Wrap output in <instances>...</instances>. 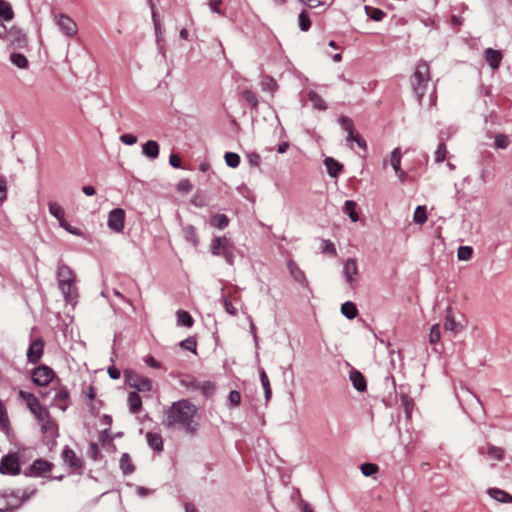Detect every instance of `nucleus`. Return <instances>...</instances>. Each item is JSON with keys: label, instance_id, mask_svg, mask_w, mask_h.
Wrapping results in <instances>:
<instances>
[{"label": "nucleus", "instance_id": "nucleus-1", "mask_svg": "<svg viewBox=\"0 0 512 512\" xmlns=\"http://www.w3.org/2000/svg\"><path fill=\"white\" fill-rule=\"evenodd\" d=\"M166 415L167 427L179 426L191 434L197 430V407L186 399L173 402Z\"/></svg>", "mask_w": 512, "mask_h": 512}, {"label": "nucleus", "instance_id": "nucleus-2", "mask_svg": "<svg viewBox=\"0 0 512 512\" xmlns=\"http://www.w3.org/2000/svg\"><path fill=\"white\" fill-rule=\"evenodd\" d=\"M430 80L431 76L429 64L424 60H420L417 63L415 71L410 78L413 93L417 97V100L420 104L427 91Z\"/></svg>", "mask_w": 512, "mask_h": 512}, {"label": "nucleus", "instance_id": "nucleus-3", "mask_svg": "<svg viewBox=\"0 0 512 512\" xmlns=\"http://www.w3.org/2000/svg\"><path fill=\"white\" fill-rule=\"evenodd\" d=\"M59 288L66 301H72L77 296L75 286L76 276L73 270L64 263H59L57 268Z\"/></svg>", "mask_w": 512, "mask_h": 512}, {"label": "nucleus", "instance_id": "nucleus-4", "mask_svg": "<svg viewBox=\"0 0 512 512\" xmlns=\"http://www.w3.org/2000/svg\"><path fill=\"white\" fill-rule=\"evenodd\" d=\"M0 39L5 41L12 49H23L28 44V39L25 33L14 26L7 29L3 23H0Z\"/></svg>", "mask_w": 512, "mask_h": 512}, {"label": "nucleus", "instance_id": "nucleus-5", "mask_svg": "<svg viewBox=\"0 0 512 512\" xmlns=\"http://www.w3.org/2000/svg\"><path fill=\"white\" fill-rule=\"evenodd\" d=\"M234 245L225 237H215L211 240L210 251L214 256H222L229 265L234 264Z\"/></svg>", "mask_w": 512, "mask_h": 512}, {"label": "nucleus", "instance_id": "nucleus-6", "mask_svg": "<svg viewBox=\"0 0 512 512\" xmlns=\"http://www.w3.org/2000/svg\"><path fill=\"white\" fill-rule=\"evenodd\" d=\"M124 378L126 384L138 392H149L152 389V382L148 377L142 376L131 369L124 371Z\"/></svg>", "mask_w": 512, "mask_h": 512}, {"label": "nucleus", "instance_id": "nucleus-7", "mask_svg": "<svg viewBox=\"0 0 512 512\" xmlns=\"http://www.w3.org/2000/svg\"><path fill=\"white\" fill-rule=\"evenodd\" d=\"M24 492L20 490L12 492L10 494L0 495V512H10L17 509L24 502Z\"/></svg>", "mask_w": 512, "mask_h": 512}, {"label": "nucleus", "instance_id": "nucleus-8", "mask_svg": "<svg viewBox=\"0 0 512 512\" xmlns=\"http://www.w3.org/2000/svg\"><path fill=\"white\" fill-rule=\"evenodd\" d=\"M32 381L37 386H47L55 376L54 371L46 366L41 365L32 371Z\"/></svg>", "mask_w": 512, "mask_h": 512}, {"label": "nucleus", "instance_id": "nucleus-9", "mask_svg": "<svg viewBox=\"0 0 512 512\" xmlns=\"http://www.w3.org/2000/svg\"><path fill=\"white\" fill-rule=\"evenodd\" d=\"M401 158H402V154H401V150L400 148H395L391 154H390V157L389 159H385L384 160V166L389 163L396 176L398 177V179L400 180V182H405L406 178H407V174L406 172L401 168Z\"/></svg>", "mask_w": 512, "mask_h": 512}, {"label": "nucleus", "instance_id": "nucleus-10", "mask_svg": "<svg viewBox=\"0 0 512 512\" xmlns=\"http://www.w3.org/2000/svg\"><path fill=\"white\" fill-rule=\"evenodd\" d=\"M56 24L67 37H73L77 34L76 23L66 14H59L56 18Z\"/></svg>", "mask_w": 512, "mask_h": 512}, {"label": "nucleus", "instance_id": "nucleus-11", "mask_svg": "<svg viewBox=\"0 0 512 512\" xmlns=\"http://www.w3.org/2000/svg\"><path fill=\"white\" fill-rule=\"evenodd\" d=\"M20 472V464L18 458L14 455H6L0 462V473L16 475Z\"/></svg>", "mask_w": 512, "mask_h": 512}, {"label": "nucleus", "instance_id": "nucleus-12", "mask_svg": "<svg viewBox=\"0 0 512 512\" xmlns=\"http://www.w3.org/2000/svg\"><path fill=\"white\" fill-rule=\"evenodd\" d=\"M125 212L121 208L113 209L108 215V227L115 231L121 232L124 228Z\"/></svg>", "mask_w": 512, "mask_h": 512}, {"label": "nucleus", "instance_id": "nucleus-13", "mask_svg": "<svg viewBox=\"0 0 512 512\" xmlns=\"http://www.w3.org/2000/svg\"><path fill=\"white\" fill-rule=\"evenodd\" d=\"M43 349L44 341L42 338L32 340L26 354L28 362L37 363L43 355Z\"/></svg>", "mask_w": 512, "mask_h": 512}, {"label": "nucleus", "instance_id": "nucleus-14", "mask_svg": "<svg viewBox=\"0 0 512 512\" xmlns=\"http://www.w3.org/2000/svg\"><path fill=\"white\" fill-rule=\"evenodd\" d=\"M62 459L64 463H66L70 468L74 470H77L82 466L81 459L68 446H66L62 451Z\"/></svg>", "mask_w": 512, "mask_h": 512}, {"label": "nucleus", "instance_id": "nucleus-15", "mask_svg": "<svg viewBox=\"0 0 512 512\" xmlns=\"http://www.w3.org/2000/svg\"><path fill=\"white\" fill-rule=\"evenodd\" d=\"M53 405L62 411H65L70 405L69 392L66 388H61L53 397Z\"/></svg>", "mask_w": 512, "mask_h": 512}, {"label": "nucleus", "instance_id": "nucleus-16", "mask_svg": "<svg viewBox=\"0 0 512 512\" xmlns=\"http://www.w3.org/2000/svg\"><path fill=\"white\" fill-rule=\"evenodd\" d=\"M287 268L291 276L297 283L304 287L308 286V281L304 272L298 267V265L293 260H289L287 262Z\"/></svg>", "mask_w": 512, "mask_h": 512}, {"label": "nucleus", "instance_id": "nucleus-17", "mask_svg": "<svg viewBox=\"0 0 512 512\" xmlns=\"http://www.w3.org/2000/svg\"><path fill=\"white\" fill-rule=\"evenodd\" d=\"M358 274V267L355 259L349 258L344 263L343 275L348 284H352L355 281V276Z\"/></svg>", "mask_w": 512, "mask_h": 512}, {"label": "nucleus", "instance_id": "nucleus-18", "mask_svg": "<svg viewBox=\"0 0 512 512\" xmlns=\"http://www.w3.org/2000/svg\"><path fill=\"white\" fill-rule=\"evenodd\" d=\"M349 378H350V381L352 382L353 387L357 391H359V392L366 391V389H367L366 380L360 371L353 369L352 371H350Z\"/></svg>", "mask_w": 512, "mask_h": 512}, {"label": "nucleus", "instance_id": "nucleus-19", "mask_svg": "<svg viewBox=\"0 0 512 512\" xmlns=\"http://www.w3.org/2000/svg\"><path fill=\"white\" fill-rule=\"evenodd\" d=\"M444 329L446 331H450L454 334H458L464 329V326L460 322H457L455 320L454 316L451 313L450 308L448 309V312H447V315L445 318Z\"/></svg>", "mask_w": 512, "mask_h": 512}, {"label": "nucleus", "instance_id": "nucleus-20", "mask_svg": "<svg viewBox=\"0 0 512 512\" xmlns=\"http://www.w3.org/2000/svg\"><path fill=\"white\" fill-rule=\"evenodd\" d=\"M487 494L500 503H512V495L499 488H489Z\"/></svg>", "mask_w": 512, "mask_h": 512}, {"label": "nucleus", "instance_id": "nucleus-21", "mask_svg": "<svg viewBox=\"0 0 512 512\" xmlns=\"http://www.w3.org/2000/svg\"><path fill=\"white\" fill-rule=\"evenodd\" d=\"M142 153L151 160L159 156V145L154 140H149L142 146Z\"/></svg>", "mask_w": 512, "mask_h": 512}, {"label": "nucleus", "instance_id": "nucleus-22", "mask_svg": "<svg viewBox=\"0 0 512 512\" xmlns=\"http://www.w3.org/2000/svg\"><path fill=\"white\" fill-rule=\"evenodd\" d=\"M485 59L493 69H497L500 66L502 55L498 50L488 48L485 50Z\"/></svg>", "mask_w": 512, "mask_h": 512}, {"label": "nucleus", "instance_id": "nucleus-23", "mask_svg": "<svg viewBox=\"0 0 512 512\" xmlns=\"http://www.w3.org/2000/svg\"><path fill=\"white\" fill-rule=\"evenodd\" d=\"M479 452L485 454L484 448H480ZM487 456L495 461H501L504 458V450L494 445H488L486 448Z\"/></svg>", "mask_w": 512, "mask_h": 512}, {"label": "nucleus", "instance_id": "nucleus-24", "mask_svg": "<svg viewBox=\"0 0 512 512\" xmlns=\"http://www.w3.org/2000/svg\"><path fill=\"white\" fill-rule=\"evenodd\" d=\"M14 18L12 6L6 0H0V23L9 22Z\"/></svg>", "mask_w": 512, "mask_h": 512}, {"label": "nucleus", "instance_id": "nucleus-25", "mask_svg": "<svg viewBox=\"0 0 512 512\" xmlns=\"http://www.w3.org/2000/svg\"><path fill=\"white\" fill-rule=\"evenodd\" d=\"M324 164L331 177H337L343 168V166L332 157H327L324 160Z\"/></svg>", "mask_w": 512, "mask_h": 512}, {"label": "nucleus", "instance_id": "nucleus-26", "mask_svg": "<svg viewBox=\"0 0 512 512\" xmlns=\"http://www.w3.org/2000/svg\"><path fill=\"white\" fill-rule=\"evenodd\" d=\"M146 439H147L148 445L152 449H154V450H156L158 452L163 450V440H162V437H161L160 434L153 433V432H148L146 434Z\"/></svg>", "mask_w": 512, "mask_h": 512}, {"label": "nucleus", "instance_id": "nucleus-27", "mask_svg": "<svg viewBox=\"0 0 512 512\" xmlns=\"http://www.w3.org/2000/svg\"><path fill=\"white\" fill-rule=\"evenodd\" d=\"M128 404L131 413L137 414L140 412L142 408V400L137 392L133 391L128 394Z\"/></svg>", "mask_w": 512, "mask_h": 512}, {"label": "nucleus", "instance_id": "nucleus-28", "mask_svg": "<svg viewBox=\"0 0 512 512\" xmlns=\"http://www.w3.org/2000/svg\"><path fill=\"white\" fill-rule=\"evenodd\" d=\"M307 97L311 101V103L315 109H318L321 111H324L327 109V105H326L325 101L317 92H315L313 90H309L307 92Z\"/></svg>", "mask_w": 512, "mask_h": 512}, {"label": "nucleus", "instance_id": "nucleus-29", "mask_svg": "<svg viewBox=\"0 0 512 512\" xmlns=\"http://www.w3.org/2000/svg\"><path fill=\"white\" fill-rule=\"evenodd\" d=\"M52 468V464L43 459H37L33 462L31 469L35 472L36 475H42L46 472H49Z\"/></svg>", "mask_w": 512, "mask_h": 512}, {"label": "nucleus", "instance_id": "nucleus-30", "mask_svg": "<svg viewBox=\"0 0 512 512\" xmlns=\"http://www.w3.org/2000/svg\"><path fill=\"white\" fill-rule=\"evenodd\" d=\"M119 466L124 475H130L135 470L134 465L132 464L131 461V457L128 453L122 454Z\"/></svg>", "mask_w": 512, "mask_h": 512}, {"label": "nucleus", "instance_id": "nucleus-31", "mask_svg": "<svg viewBox=\"0 0 512 512\" xmlns=\"http://www.w3.org/2000/svg\"><path fill=\"white\" fill-rule=\"evenodd\" d=\"M48 207L50 214L59 221V224L65 220V211L58 203L50 202Z\"/></svg>", "mask_w": 512, "mask_h": 512}, {"label": "nucleus", "instance_id": "nucleus-32", "mask_svg": "<svg viewBox=\"0 0 512 512\" xmlns=\"http://www.w3.org/2000/svg\"><path fill=\"white\" fill-rule=\"evenodd\" d=\"M177 324L179 326H185V327H191L194 323L193 318L191 315L184 310H178L177 313Z\"/></svg>", "mask_w": 512, "mask_h": 512}, {"label": "nucleus", "instance_id": "nucleus-33", "mask_svg": "<svg viewBox=\"0 0 512 512\" xmlns=\"http://www.w3.org/2000/svg\"><path fill=\"white\" fill-rule=\"evenodd\" d=\"M259 376H260V381H261L262 387L265 392V399L268 401L271 397L272 390H271L269 378L263 368L259 369Z\"/></svg>", "mask_w": 512, "mask_h": 512}, {"label": "nucleus", "instance_id": "nucleus-34", "mask_svg": "<svg viewBox=\"0 0 512 512\" xmlns=\"http://www.w3.org/2000/svg\"><path fill=\"white\" fill-rule=\"evenodd\" d=\"M356 203L353 200H346L343 206V212L346 213L352 222H357L359 217L355 211Z\"/></svg>", "mask_w": 512, "mask_h": 512}, {"label": "nucleus", "instance_id": "nucleus-35", "mask_svg": "<svg viewBox=\"0 0 512 512\" xmlns=\"http://www.w3.org/2000/svg\"><path fill=\"white\" fill-rule=\"evenodd\" d=\"M229 224V218L225 214H216L210 220V225L218 229H224Z\"/></svg>", "mask_w": 512, "mask_h": 512}, {"label": "nucleus", "instance_id": "nucleus-36", "mask_svg": "<svg viewBox=\"0 0 512 512\" xmlns=\"http://www.w3.org/2000/svg\"><path fill=\"white\" fill-rule=\"evenodd\" d=\"M341 313L348 319H354L357 316V308L354 303L347 301L341 305Z\"/></svg>", "mask_w": 512, "mask_h": 512}, {"label": "nucleus", "instance_id": "nucleus-37", "mask_svg": "<svg viewBox=\"0 0 512 512\" xmlns=\"http://www.w3.org/2000/svg\"><path fill=\"white\" fill-rule=\"evenodd\" d=\"M10 61L12 62L13 65L20 69H25L28 67V60L23 54L16 52L11 53Z\"/></svg>", "mask_w": 512, "mask_h": 512}, {"label": "nucleus", "instance_id": "nucleus-38", "mask_svg": "<svg viewBox=\"0 0 512 512\" xmlns=\"http://www.w3.org/2000/svg\"><path fill=\"white\" fill-rule=\"evenodd\" d=\"M261 88L264 91L274 93L278 89L276 80L270 76H264L260 82Z\"/></svg>", "mask_w": 512, "mask_h": 512}, {"label": "nucleus", "instance_id": "nucleus-39", "mask_svg": "<svg viewBox=\"0 0 512 512\" xmlns=\"http://www.w3.org/2000/svg\"><path fill=\"white\" fill-rule=\"evenodd\" d=\"M298 25H299L300 30L303 32H306L310 29L311 20H310V16H309V13L307 12V10H303L300 12V14L298 16Z\"/></svg>", "mask_w": 512, "mask_h": 512}, {"label": "nucleus", "instance_id": "nucleus-40", "mask_svg": "<svg viewBox=\"0 0 512 512\" xmlns=\"http://www.w3.org/2000/svg\"><path fill=\"white\" fill-rule=\"evenodd\" d=\"M185 239L192 243L193 246H197L198 244V237L196 233V229L192 225H187L183 228Z\"/></svg>", "mask_w": 512, "mask_h": 512}, {"label": "nucleus", "instance_id": "nucleus-41", "mask_svg": "<svg viewBox=\"0 0 512 512\" xmlns=\"http://www.w3.org/2000/svg\"><path fill=\"white\" fill-rule=\"evenodd\" d=\"M366 14L374 21H381L385 17V12L379 8L365 6Z\"/></svg>", "mask_w": 512, "mask_h": 512}, {"label": "nucleus", "instance_id": "nucleus-42", "mask_svg": "<svg viewBox=\"0 0 512 512\" xmlns=\"http://www.w3.org/2000/svg\"><path fill=\"white\" fill-rule=\"evenodd\" d=\"M473 249L470 246H460L457 250V258L460 261H468L471 259Z\"/></svg>", "mask_w": 512, "mask_h": 512}, {"label": "nucleus", "instance_id": "nucleus-43", "mask_svg": "<svg viewBox=\"0 0 512 512\" xmlns=\"http://www.w3.org/2000/svg\"><path fill=\"white\" fill-rule=\"evenodd\" d=\"M448 151L446 145L443 141H441L434 153V160L436 163L443 162L446 158Z\"/></svg>", "mask_w": 512, "mask_h": 512}, {"label": "nucleus", "instance_id": "nucleus-44", "mask_svg": "<svg viewBox=\"0 0 512 512\" xmlns=\"http://www.w3.org/2000/svg\"><path fill=\"white\" fill-rule=\"evenodd\" d=\"M413 220L417 224H424L427 221L425 206H418L415 209Z\"/></svg>", "mask_w": 512, "mask_h": 512}, {"label": "nucleus", "instance_id": "nucleus-45", "mask_svg": "<svg viewBox=\"0 0 512 512\" xmlns=\"http://www.w3.org/2000/svg\"><path fill=\"white\" fill-rule=\"evenodd\" d=\"M18 395L23 401H25L28 408L31 406H35L36 402L38 401V398L30 392L20 390Z\"/></svg>", "mask_w": 512, "mask_h": 512}, {"label": "nucleus", "instance_id": "nucleus-46", "mask_svg": "<svg viewBox=\"0 0 512 512\" xmlns=\"http://www.w3.org/2000/svg\"><path fill=\"white\" fill-rule=\"evenodd\" d=\"M225 162L226 164L231 167V168H236L238 167L239 163H240V157L238 154L236 153H233V152H227L225 153Z\"/></svg>", "mask_w": 512, "mask_h": 512}, {"label": "nucleus", "instance_id": "nucleus-47", "mask_svg": "<svg viewBox=\"0 0 512 512\" xmlns=\"http://www.w3.org/2000/svg\"><path fill=\"white\" fill-rule=\"evenodd\" d=\"M360 469H361V473L364 476L369 477V476L376 474L378 472L379 468L376 464L364 463L361 465Z\"/></svg>", "mask_w": 512, "mask_h": 512}, {"label": "nucleus", "instance_id": "nucleus-48", "mask_svg": "<svg viewBox=\"0 0 512 512\" xmlns=\"http://www.w3.org/2000/svg\"><path fill=\"white\" fill-rule=\"evenodd\" d=\"M321 250L323 253H326L331 257H335L337 255L335 245L330 240H322Z\"/></svg>", "mask_w": 512, "mask_h": 512}, {"label": "nucleus", "instance_id": "nucleus-49", "mask_svg": "<svg viewBox=\"0 0 512 512\" xmlns=\"http://www.w3.org/2000/svg\"><path fill=\"white\" fill-rule=\"evenodd\" d=\"M440 338H441L440 326H439V324H434L431 327L430 332H429V342L431 344H436L439 342Z\"/></svg>", "mask_w": 512, "mask_h": 512}, {"label": "nucleus", "instance_id": "nucleus-50", "mask_svg": "<svg viewBox=\"0 0 512 512\" xmlns=\"http://www.w3.org/2000/svg\"><path fill=\"white\" fill-rule=\"evenodd\" d=\"M242 96L251 106L256 107L258 105L257 95L253 91L246 89L242 92Z\"/></svg>", "mask_w": 512, "mask_h": 512}, {"label": "nucleus", "instance_id": "nucleus-51", "mask_svg": "<svg viewBox=\"0 0 512 512\" xmlns=\"http://www.w3.org/2000/svg\"><path fill=\"white\" fill-rule=\"evenodd\" d=\"M495 147L498 149H506L509 144V138L504 134H499L495 137Z\"/></svg>", "mask_w": 512, "mask_h": 512}, {"label": "nucleus", "instance_id": "nucleus-52", "mask_svg": "<svg viewBox=\"0 0 512 512\" xmlns=\"http://www.w3.org/2000/svg\"><path fill=\"white\" fill-rule=\"evenodd\" d=\"M180 346L185 350L196 353L197 343L194 338L189 337V338L181 341Z\"/></svg>", "mask_w": 512, "mask_h": 512}, {"label": "nucleus", "instance_id": "nucleus-53", "mask_svg": "<svg viewBox=\"0 0 512 512\" xmlns=\"http://www.w3.org/2000/svg\"><path fill=\"white\" fill-rule=\"evenodd\" d=\"M339 124L342 127V129L347 133L354 130L353 121L347 116H341L339 118Z\"/></svg>", "mask_w": 512, "mask_h": 512}, {"label": "nucleus", "instance_id": "nucleus-54", "mask_svg": "<svg viewBox=\"0 0 512 512\" xmlns=\"http://www.w3.org/2000/svg\"><path fill=\"white\" fill-rule=\"evenodd\" d=\"M241 402V395L238 391L232 390L228 395V403L230 407H237Z\"/></svg>", "mask_w": 512, "mask_h": 512}, {"label": "nucleus", "instance_id": "nucleus-55", "mask_svg": "<svg viewBox=\"0 0 512 512\" xmlns=\"http://www.w3.org/2000/svg\"><path fill=\"white\" fill-rule=\"evenodd\" d=\"M39 424L43 433L53 432L55 429V423L50 419V416Z\"/></svg>", "mask_w": 512, "mask_h": 512}, {"label": "nucleus", "instance_id": "nucleus-56", "mask_svg": "<svg viewBox=\"0 0 512 512\" xmlns=\"http://www.w3.org/2000/svg\"><path fill=\"white\" fill-rule=\"evenodd\" d=\"M198 389H200L202 391L203 395H205L207 397L214 392L215 386L213 383L206 381V382H203L202 384H200Z\"/></svg>", "mask_w": 512, "mask_h": 512}, {"label": "nucleus", "instance_id": "nucleus-57", "mask_svg": "<svg viewBox=\"0 0 512 512\" xmlns=\"http://www.w3.org/2000/svg\"><path fill=\"white\" fill-rule=\"evenodd\" d=\"M60 226L62 228H64L67 232H69L70 234H73V235H76V236H80L82 235V232L80 229L76 228V227H72L70 224H68L66 222V220H64L63 222L60 223Z\"/></svg>", "mask_w": 512, "mask_h": 512}, {"label": "nucleus", "instance_id": "nucleus-58", "mask_svg": "<svg viewBox=\"0 0 512 512\" xmlns=\"http://www.w3.org/2000/svg\"><path fill=\"white\" fill-rule=\"evenodd\" d=\"M120 141L125 145H133L137 142V137L133 134H123L120 136Z\"/></svg>", "mask_w": 512, "mask_h": 512}, {"label": "nucleus", "instance_id": "nucleus-59", "mask_svg": "<svg viewBox=\"0 0 512 512\" xmlns=\"http://www.w3.org/2000/svg\"><path fill=\"white\" fill-rule=\"evenodd\" d=\"M33 415L39 423L50 416L48 410L45 407H42L37 412L33 413Z\"/></svg>", "mask_w": 512, "mask_h": 512}, {"label": "nucleus", "instance_id": "nucleus-60", "mask_svg": "<svg viewBox=\"0 0 512 512\" xmlns=\"http://www.w3.org/2000/svg\"><path fill=\"white\" fill-rule=\"evenodd\" d=\"M7 197V183L3 176H0V201L5 200Z\"/></svg>", "mask_w": 512, "mask_h": 512}, {"label": "nucleus", "instance_id": "nucleus-61", "mask_svg": "<svg viewBox=\"0 0 512 512\" xmlns=\"http://www.w3.org/2000/svg\"><path fill=\"white\" fill-rule=\"evenodd\" d=\"M181 385L185 386L189 390L195 391L198 390L200 384L193 380H181Z\"/></svg>", "mask_w": 512, "mask_h": 512}, {"label": "nucleus", "instance_id": "nucleus-62", "mask_svg": "<svg viewBox=\"0 0 512 512\" xmlns=\"http://www.w3.org/2000/svg\"><path fill=\"white\" fill-rule=\"evenodd\" d=\"M145 363L150 366L151 368H154V369H160L161 368V363L159 361H157L154 357L152 356H148L145 358Z\"/></svg>", "mask_w": 512, "mask_h": 512}, {"label": "nucleus", "instance_id": "nucleus-63", "mask_svg": "<svg viewBox=\"0 0 512 512\" xmlns=\"http://www.w3.org/2000/svg\"><path fill=\"white\" fill-rule=\"evenodd\" d=\"M224 309L228 314H230L232 316L236 315V313H237L236 308L233 306L232 302L228 299L224 300Z\"/></svg>", "mask_w": 512, "mask_h": 512}, {"label": "nucleus", "instance_id": "nucleus-64", "mask_svg": "<svg viewBox=\"0 0 512 512\" xmlns=\"http://www.w3.org/2000/svg\"><path fill=\"white\" fill-rule=\"evenodd\" d=\"M248 161L252 166H259L261 158L257 153H250L248 155Z\"/></svg>", "mask_w": 512, "mask_h": 512}]
</instances>
